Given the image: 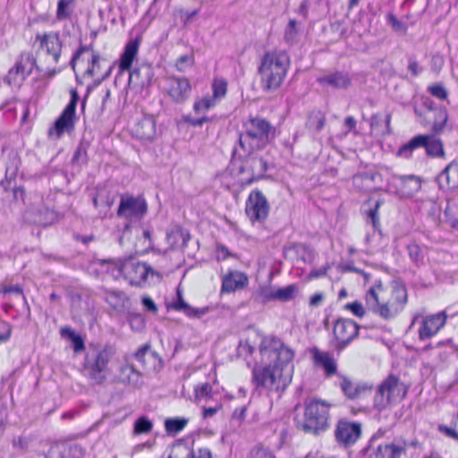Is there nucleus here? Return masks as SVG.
Here are the masks:
<instances>
[{"mask_svg":"<svg viewBox=\"0 0 458 458\" xmlns=\"http://www.w3.org/2000/svg\"><path fill=\"white\" fill-rule=\"evenodd\" d=\"M60 335L62 338L69 340L72 344V350L74 354H79L85 351V340L78 333H76L70 327H63L60 329Z\"/></svg>","mask_w":458,"mask_h":458,"instance_id":"33","label":"nucleus"},{"mask_svg":"<svg viewBox=\"0 0 458 458\" xmlns=\"http://www.w3.org/2000/svg\"><path fill=\"white\" fill-rule=\"evenodd\" d=\"M99 264L101 265L103 271L110 274L114 279L123 276L122 267L123 265V261L102 259L99 261Z\"/></svg>","mask_w":458,"mask_h":458,"instance_id":"41","label":"nucleus"},{"mask_svg":"<svg viewBox=\"0 0 458 458\" xmlns=\"http://www.w3.org/2000/svg\"><path fill=\"white\" fill-rule=\"evenodd\" d=\"M90 51L91 52V55L93 53H97L96 51H94L93 49V44H89V45H81L78 49L74 52L73 55H72V61H71V64L72 66V68L74 69V63L76 60H78L81 55H82L85 52H89Z\"/></svg>","mask_w":458,"mask_h":458,"instance_id":"54","label":"nucleus"},{"mask_svg":"<svg viewBox=\"0 0 458 458\" xmlns=\"http://www.w3.org/2000/svg\"><path fill=\"white\" fill-rule=\"evenodd\" d=\"M422 179L415 174H393L387 182L389 191L400 199H410L421 190Z\"/></svg>","mask_w":458,"mask_h":458,"instance_id":"15","label":"nucleus"},{"mask_svg":"<svg viewBox=\"0 0 458 458\" xmlns=\"http://www.w3.org/2000/svg\"><path fill=\"white\" fill-rule=\"evenodd\" d=\"M249 276L245 272L229 269L221 276L220 293L228 294L242 291L249 285Z\"/></svg>","mask_w":458,"mask_h":458,"instance_id":"24","label":"nucleus"},{"mask_svg":"<svg viewBox=\"0 0 458 458\" xmlns=\"http://www.w3.org/2000/svg\"><path fill=\"white\" fill-rule=\"evenodd\" d=\"M70 100L54 123L47 130L48 138L61 139L65 133L72 134L75 131L79 117L76 108L80 100L78 90L75 88L70 89Z\"/></svg>","mask_w":458,"mask_h":458,"instance_id":"9","label":"nucleus"},{"mask_svg":"<svg viewBox=\"0 0 458 458\" xmlns=\"http://www.w3.org/2000/svg\"><path fill=\"white\" fill-rule=\"evenodd\" d=\"M327 270H328V267H320V268L313 269L308 275V279L314 280V279L323 277V276H327Z\"/></svg>","mask_w":458,"mask_h":458,"instance_id":"60","label":"nucleus"},{"mask_svg":"<svg viewBox=\"0 0 458 458\" xmlns=\"http://www.w3.org/2000/svg\"><path fill=\"white\" fill-rule=\"evenodd\" d=\"M191 452V458H212V454L209 449L208 448H199L196 453Z\"/></svg>","mask_w":458,"mask_h":458,"instance_id":"64","label":"nucleus"},{"mask_svg":"<svg viewBox=\"0 0 458 458\" xmlns=\"http://www.w3.org/2000/svg\"><path fill=\"white\" fill-rule=\"evenodd\" d=\"M141 377V373L136 369L134 365L125 363L121 365L116 381L123 384H137Z\"/></svg>","mask_w":458,"mask_h":458,"instance_id":"34","label":"nucleus"},{"mask_svg":"<svg viewBox=\"0 0 458 458\" xmlns=\"http://www.w3.org/2000/svg\"><path fill=\"white\" fill-rule=\"evenodd\" d=\"M437 180L441 189L448 191L458 189V160L450 162L437 175Z\"/></svg>","mask_w":458,"mask_h":458,"instance_id":"28","label":"nucleus"},{"mask_svg":"<svg viewBox=\"0 0 458 458\" xmlns=\"http://www.w3.org/2000/svg\"><path fill=\"white\" fill-rule=\"evenodd\" d=\"M193 393L196 400L210 399L212 397L213 387L208 382L200 383L194 386Z\"/></svg>","mask_w":458,"mask_h":458,"instance_id":"43","label":"nucleus"},{"mask_svg":"<svg viewBox=\"0 0 458 458\" xmlns=\"http://www.w3.org/2000/svg\"><path fill=\"white\" fill-rule=\"evenodd\" d=\"M153 429V422L147 416L138 418L133 425L134 435H142L151 432Z\"/></svg>","mask_w":458,"mask_h":458,"instance_id":"42","label":"nucleus"},{"mask_svg":"<svg viewBox=\"0 0 458 458\" xmlns=\"http://www.w3.org/2000/svg\"><path fill=\"white\" fill-rule=\"evenodd\" d=\"M360 326L351 318H338L333 327V346L337 352H343L359 335Z\"/></svg>","mask_w":458,"mask_h":458,"instance_id":"13","label":"nucleus"},{"mask_svg":"<svg viewBox=\"0 0 458 458\" xmlns=\"http://www.w3.org/2000/svg\"><path fill=\"white\" fill-rule=\"evenodd\" d=\"M141 38L137 37L133 39H130L124 47L123 53L119 58L118 69L119 72H130L132 67V64L138 55Z\"/></svg>","mask_w":458,"mask_h":458,"instance_id":"27","label":"nucleus"},{"mask_svg":"<svg viewBox=\"0 0 458 458\" xmlns=\"http://www.w3.org/2000/svg\"><path fill=\"white\" fill-rule=\"evenodd\" d=\"M385 203L383 199L374 200L373 198L366 199L361 206L360 214L365 222L370 225L375 232L381 231L380 208Z\"/></svg>","mask_w":458,"mask_h":458,"instance_id":"25","label":"nucleus"},{"mask_svg":"<svg viewBox=\"0 0 458 458\" xmlns=\"http://www.w3.org/2000/svg\"><path fill=\"white\" fill-rule=\"evenodd\" d=\"M347 400H363L371 395L374 385L369 381H355L345 374L338 375V381L335 384Z\"/></svg>","mask_w":458,"mask_h":458,"instance_id":"19","label":"nucleus"},{"mask_svg":"<svg viewBox=\"0 0 458 458\" xmlns=\"http://www.w3.org/2000/svg\"><path fill=\"white\" fill-rule=\"evenodd\" d=\"M222 403H217L214 407H204L202 410V417L204 419L211 418L215 414H216L220 410H222Z\"/></svg>","mask_w":458,"mask_h":458,"instance_id":"58","label":"nucleus"},{"mask_svg":"<svg viewBox=\"0 0 458 458\" xmlns=\"http://www.w3.org/2000/svg\"><path fill=\"white\" fill-rule=\"evenodd\" d=\"M150 351V344H145L141 345L134 353L135 359L140 362L142 365H145V356Z\"/></svg>","mask_w":458,"mask_h":458,"instance_id":"55","label":"nucleus"},{"mask_svg":"<svg viewBox=\"0 0 458 458\" xmlns=\"http://www.w3.org/2000/svg\"><path fill=\"white\" fill-rule=\"evenodd\" d=\"M107 303L114 309L123 306L126 295L121 291H109L106 298Z\"/></svg>","mask_w":458,"mask_h":458,"instance_id":"44","label":"nucleus"},{"mask_svg":"<svg viewBox=\"0 0 458 458\" xmlns=\"http://www.w3.org/2000/svg\"><path fill=\"white\" fill-rule=\"evenodd\" d=\"M195 64V57L193 54L182 55L179 56L174 64L178 72H184L187 68L193 66Z\"/></svg>","mask_w":458,"mask_h":458,"instance_id":"47","label":"nucleus"},{"mask_svg":"<svg viewBox=\"0 0 458 458\" xmlns=\"http://www.w3.org/2000/svg\"><path fill=\"white\" fill-rule=\"evenodd\" d=\"M76 0H58L55 12L57 21L71 20L74 12Z\"/></svg>","mask_w":458,"mask_h":458,"instance_id":"38","label":"nucleus"},{"mask_svg":"<svg viewBox=\"0 0 458 458\" xmlns=\"http://www.w3.org/2000/svg\"><path fill=\"white\" fill-rule=\"evenodd\" d=\"M115 348L110 344H89L81 363L83 376L93 385H103L110 372Z\"/></svg>","mask_w":458,"mask_h":458,"instance_id":"5","label":"nucleus"},{"mask_svg":"<svg viewBox=\"0 0 458 458\" xmlns=\"http://www.w3.org/2000/svg\"><path fill=\"white\" fill-rule=\"evenodd\" d=\"M242 126L239 144L250 154L266 148L275 139V127L261 116H250Z\"/></svg>","mask_w":458,"mask_h":458,"instance_id":"7","label":"nucleus"},{"mask_svg":"<svg viewBox=\"0 0 458 458\" xmlns=\"http://www.w3.org/2000/svg\"><path fill=\"white\" fill-rule=\"evenodd\" d=\"M211 118L208 116H202L199 118L186 117L185 122L193 127H201L205 123L210 122Z\"/></svg>","mask_w":458,"mask_h":458,"instance_id":"57","label":"nucleus"},{"mask_svg":"<svg viewBox=\"0 0 458 458\" xmlns=\"http://www.w3.org/2000/svg\"><path fill=\"white\" fill-rule=\"evenodd\" d=\"M33 46L37 48L38 52H42L50 57L53 64L51 65L52 67H55L59 63L63 49V42L59 31L38 32L35 35Z\"/></svg>","mask_w":458,"mask_h":458,"instance_id":"12","label":"nucleus"},{"mask_svg":"<svg viewBox=\"0 0 458 458\" xmlns=\"http://www.w3.org/2000/svg\"><path fill=\"white\" fill-rule=\"evenodd\" d=\"M324 298H325V296H324L323 293H320V292L312 294L310 296V301H309L310 307H311V308L318 307L323 302Z\"/></svg>","mask_w":458,"mask_h":458,"instance_id":"61","label":"nucleus"},{"mask_svg":"<svg viewBox=\"0 0 458 458\" xmlns=\"http://www.w3.org/2000/svg\"><path fill=\"white\" fill-rule=\"evenodd\" d=\"M228 81L225 78L219 76L214 77L211 82L212 95L210 96L217 102L221 101L228 93Z\"/></svg>","mask_w":458,"mask_h":458,"instance_id":"37","label":"nucleus"},{"mask_svg":"<svg viewBox=\"0 0 458 458\" xmlns=\"http://www.w3.org/2000/svg\"><path fill=\"white\" fill-rule=\"evenodd\" d=\"M122 275L130 284L140 286L147 282L148 276H158V273L147 263L126 259L122 267Z\"/></svg>","mask_w":458,"mask_h":458,"instance_id":"21","label":"nucleus"},{"mask_svg":"<svg viewBox=\"0 0 458 458\" xmlns=\"http://www.w3.org/2000/svg\"><path fill=\"white\" fill-rule=\"evenodd\" d=\"M419 148H424L426 154L429 157H445L443 140L433 134H418L412 137L408 142L399 148L397 156L403 158H411L412 152Z\"/></svg>","mask_w":458,"mask_h":458,"instance_id":"10","label":"nucleus"},{"mask_svg":"<svg viewBox=\"0 0 458 458\" xmlns=\"http://www.w3.org/2000/svg\"><path fill=\"white\" fill-rule=\"evenodd\" d=\"M297 292L298 287L295 284H289L284 288H278L276 290H272L269 287H262L260 289V295L265 301H289L295 297Z\"/></svg>","mask_w":458,"mask_h":458,"instance_id":"29","label":"nucleus"},{"mask_svg":"<svg viewBox=\"0 0 458 458\" xmlns=\"http://www.w3.org/2000/svg\"><path fill=\"white\" fill-rule=\"evenodd\" d=\"M344 308L350 310L354 316L360 318H363L366 314L365 308L363 307L362 303L358 301L347 303Z\"/></svg>","mask_w":458,"mask_h":458,"instance_id":"52","label":"nucleus"},{"mask_svg":"<svg viewBox=\"0 0 458 458\" xmlns=\"http://www.w3.org/2000/svg\"><path fill=\"white\" fill-rule=\"evenodd\" d=\"M297 22L295 20L292 19L289 21L287 30L285 31V38L293 39L297 34Z\"/></svg>","mask_w":458,"mask_h":458,"instance_id":"59","label":"nucleus"},{"mask_svg":"<svg viewBox=\"0 0 458 458\" xmlns=\"http://www.w3.org/2000/svg\"><path fill=\"white\" fill-rule=\"evenodd\" d=\"M408 70L412 77H417L420 73V64L415 58L409 59Z\"/></svg>","mask_w":458,"mask_h":458,"instance_id":"63","label":"nucleus"},{"mask_svg":"<svg viewBox=\"0 0 458 458\" xmlns=\"http://www.w3.org/2000/svg\"><path fill=\"white\" fill-rule=\"evenodd\" d=\"M448 320L446 310H441L433 314L417 315L412 324L418 323V338L420 342L429 340L445 327Z\"/></svg>","mask_w":458,"mask_h":458,"instance_id":"11","label":"nucleus"},{"mask_svg":"<svg viewBox=\"0 0 458 458\" xmlns=\"http://www.w3.org/2000/svg\"><path fill=\"white\" fill-rule=\"evenodd\" d=\"M332 403L318 397L308 398L303 403V412L296 415L294 423L298 429L318 436L330 428Z\"/></svg>","mask_w":458,"mask_h":458,"instance_id":"6","label":"nucleus"},{"mask_svg":"<svg viewBox=\"0 0 458 458\" xmlns=\"http://www.w3.org/2000/svg\"><path fill=\"white\" fill-rule=\"evenodd\" d=\"M448 120V113L446 108L441 107L437 109V112L435 116L434 123H433V130L436 132L442 131L446 124V122Z\"/></svg>","mask_w":458,"mask_h":458,"instance_id":"46","label":"nucleus"},{"mask_svg":"<svg viewBox=\"0 0 458 458\" xmlns=\"http://www.w3.org/2000/svg\"><path fill=\"white\" fill-rule=\"evenodd\" d=\"M217 105V101L214 99L210 95L203 96L202 98H197L193 103V111L195 114H203L211 108H214Z\"/></svg>","mask_w":458,"mask_h":458,"instance_id":"40","label":"nucleus"},{"mask_svg":"<svg viewBox=\"0 0 458 458\" xmlns=\"http://www.w3.org/2000/svg\"><path fill=\"white\" fill-rule=\"evenodd\" d=\"M406 452L405 445L391 444H380L375 450L376 454H381L386 458H401Z\"/></svg>","mask_w":458,"mask_h":458,"instance_id":"36","label":"nucleus"},{"mask_svg":"<svg viewBox=\"0 0 458 458\" xmlns=\"http://www.w3.org/2000/svg\"><path fill=\"white\" fill-rule=\"evenodd\" d=\"M269 203L262 191L256 188L252 190L245 202V214L252 224H263L268 217Z\"/></svg>","mask_w":458,"mask_h":458,"instance_id":"17","label":"nucleus"},{"mask_svg":"<svg viewBox=\"0 0 458 458\" xmlns=\"http://www.w3.org/2000/svg\"><path fill=\"white\" fill-rule=\"evenodd\" d=\"M216 259L217 260H226L231 256L232 253L230 252L229 249L224 245V244H217L216 247Z\"/></svg>","mask_w":458,"mask_h":458,"instance_id":"56","label":"nucleus"},{"mask_svg":"<svg viewBox=\"0 0 458 458\" xmlns=\"http://www.w3.org/2000/svg\"><path fill=\"white\" fill-rule=\"evenodd\" d=\"M317 81L320 85H327L335 89H347L352 83V79L347 72H335L328 75L318 77Z\"/></svg>","mask_w":458,"mask_h":458,"instance_id":"32","label":"nucleus"},{"mask_svg":"<svg viewBox=\"0 0 458 458\" xmlns=\"http://www.w3.org/2000/svg\"><path fill=\"white\" fill-rule=\"evenodd\" d=\"M362 425L360 421H352L347 419L337 420L334 436L337 444L345 448L353 446L361 437Z\"/></svg>","mask_w":458,"mask_h":458,"instance_id":"20","label":"nucleus"},{"mask_svg":"<svg viewBox=\"0 0 458 458\" xmlns=\"http://www.w3.org/2000/svg\"><path fill=\"white\" fill-rule=\"evenodd\" d=\"M35 70L43 72L48 77H54L58 72L56 67L38 64L37 57L32 51L22 50L15 58L13 65L4 77V82L10 87L21 88Z\"/></svg>","mask_w":458,"mask_h":458,"instance_id":"8","label":"nucleus"},{"mask_svg":"<svg viewBox=\"0 0 458 458\" xmlns=\"http://www.w3.org/2000/svg\"><path fill=\"white\" fill-rule=\"evenodd\" d=\"M386 21H388V23L391 24V26L394 31L403 32V33L407 32V26L403 22L399 21L394 14L388 13L386 15Z\"/></svg>","mask_w":458,"mask_h":458,"instance_id":"53","label":"nucleus"},{"mask_svg":"<svg viewBox=\"0 0 458 458\" xmlns=\"http://www.w3.org/2000/svg\"><path fill=\"white\" fill-rule=\"evenodd\" d=\"M132 138L140 142H151L157 137V119L153 114H145L131 129Z\"/></svg>","mask_w":458,"mask_h":458,"instance_id":"23","label":"nucleus"},{"mask_svg":"<svg viewBox=\"0 0 458 458\" xmlns=\"http://www.w3.org/2000/svg\"><path fill=\"white\" fill-rule=\"evenodd\" d=\"M267 170L268 164L262 157L251 155L246 157L240 168V173L247 175L238 180V188L243 190L253 182L265 178Z\"/></svg>","mask_w":458,"mask_h":458,"instance_id":"14","label":"nucleus"},{"mask_svg":"<svg viewBox=\"0 0 458 458\" xmlns=\"http://www.w3.org/2000/svg\"><path fill=\"white\" fill-rule=\"evenodd\" d=\"M428 92L438 100L448 101V91L441 82L429 85Z\"/></svg>","mask_w":458,"mask_h":458,"instance_id":"45","label":"nucleus"},{"mask_svg":"<svg viewBox=\"0 0 458 458\" xmlns=\"http://www.w3.org/2000/svg\"><path fill=\"white\" fill-rule=\"evenodd\" d=\"M250 458H276L274 453L262 444L253 446L250 452Z\"/></svg>","mask_w":458,"mask_h":458,"instance_id":"48","label":"nucleus"},{"mask_svg":"<svg viewBox=\"0 0 458 458\" xmlns=\"http://www.w3.org/2000/svg\"><path fill=\"white\" fill-rule=\"evenodd\" d=\"M365 301L375 315L389 321L405 309L408 303V290L402 282L394 281L388 285H384L381 280H377L367 291Z\"/></svg>","mask_w":458,"mask_h":458,"instance_id":"2","label":"nucleus"},{"mask_svg":"<svg viewBox=\"0 0 458 458\" xmlns=\"http://www.w3.org/2000/svg\"><path fill=\"white\" fill-rule=\"evenodd\" d=\"M162 89L172 102L182 104L191 97L192 86L188 78L172 74L163 78Z\"/></svg>","mask_w":458,"mask_h":458,"instance_id":"16","label":"nucleus"},{"mask_svg":"<svg viewBox=\"0 0 458 458\" xmlns=\"http://www.w3.org/2000/svg\"><path fill=\"white\" fill-rule=\"evenodd\" d=\"M191 450L182 445H176L172 447L168 458H191Z\"/></svg>","mask_w":458,"mask_h":458,"instance_id":"51","label":"nucleus"},{"mask_svg":"<svg viewBox=\"0 0 458 458\" xmlns=\"http://www.w3.org/2000/svg\"><path fill=\"white\" fill-rule=\"evenodd\" d=\"M140 242H142V249L140 250L141 254L148 253L149 250L154 249V242L151 237V232L148 229L144 230L142 236L138 240Z\"/></svg>","mask_w":458,"mask_h":458,"instance_id":"50","label":"nucleus"},{"mask_svg":"<svg viewBox=\"0 0 458 458\" xmlns=\"http://www.w3.org/2000/svg\"><path fill=\"white\" fill-rule=\"evenodd\" d=\"M410 384L403 380L400 375L389 373L373 389L371 401L366 405L352 411V414L364 411L382 413L401 404L408 396Z\"/></svg>","mask_w":458,"mask_h":458,"instance_id":"3","label":"nucleus"},{"mask_svg":"<svg viewBox=\"0 0 458 458\" xmlns=\"http://www.w3.org/2000/svg\"><path fill=\"white\" fill-rule=\"evenodd\" d=\"M327 123L326 113L320 109L311 110L307 116L306 128L315 132L321 131Z\"/></svg>","mask_w":458,"mask_h":458,"instance_id":"35","label":"nucleus"},{"mask_svg":"<svg viewBox=\"0 0 458 458\" xmlns=\"http://www.w3.org/2000/svg\"><path fill=\"white\" fill-rule=\"evenodd\" d=\"M189 422L188 419L182 417L167 418L165 420V430L169 436H175L182 432Z\"/></svg>","mask_w":458,"mask_h":458,"instance_id":"39","label":"nucleus"},{"mask_svg":"<svg viewBox=\"0 0 458 458\" xmlns=\"http://www.w3.org/2000/svg\"><path fill=\"white\" fill-rule=\"evenodd\" d=\"M313 366L323 371L326 379H330L336 376L338 377V363L334 354L327 351L320 350L318 347H312L309 351Z\"/></svg>","mask_w":458,"mask_h":458,"instance_id":"22","label":"nucleus"},{"mask_svg":"<svg viewBox=\"0 0 458 458\" xmlns=\"http://www.w3.org/2000/svg\"><path fill=\"white\" fill-rule=\"evenodd\" d=\"M177 299L167 306L168 310H173L178 312H183L185 316L191 318H200L206 313V310H200L191 307L182 298V292L177 289Z\"/></svg>","mask_w":458,"mask_h":458,"instance_id":"31","label":"nucleus"},{"mask_svg":"<svg viewBox=\"0 0 458 458\" xmlns=\"http://www.w3.org/2000/svg\"><path fill=\"white\" fill-rule=\"evenodd\" d=\"M147 211L148 203L142 195L123 194L121 196L116 215L129 221L140 220Z\"/></svg>","mask_w":458,"mask_h":458,"instance_id":"18","label":"nucleus"},{"mask_svg":"<svg viewBox=\"0 0 458 458\" xmlns=\"http://www.w3.org/2000/svg\"><path fill=\"white\" fill-rule=\"evenodd\" d=\"M407 250L410 259L416 264L423 262L424 255L421 247L416 243L411 242L408 244Z\"/></svg>","mask_w":458,"mask_h":458,"instance_id":"49","label":"nucleus"},{"mask_svg":"<svg viewBox=\"0 0 458 458\" xmlns=\"http://www.w3.org/2000/svg\"><path fill=\"white\" fill-rule=\"evenodd\" d=\"M290 68V58L284 51H266L262 55L258 73L260 87L265 92L277 90L284 84Z\"/></svg>","mask_w":458,"mask_h":458,"instance_id":"4","label":"nucleus"},{"mask_svg":"<svg viewBox=\"0 0 458 458\" xmlns=\"http://www.w3.org/2000/svg\"><path fill=\"white\" fill-rule=\"evenodd\" d=\"M100 55L93 53L88 60H81V73L83 78L93 79L98 84L107 78L111 72V68L102 71L100 65Z\"/></svg>","mask_w":458,"mask_h":458,"instance_id":"26","label":"nucleus"},{"mask_svg":"<svg viewBox=\"0 0 458 458\" xmlns=\"http://www.w3.org/2000/svg\"><path fill=\"white\" fill-rule=\"evenodd\" d=\"M142 304L145 307L146 310L157 313V306L156 305L153 299L149 296H144L142 298Z\"/></svg>","mask_w":458,"mask_h":458,"instance_id":"62","label":"nucleus"},{"mask_svg":"<svg viewBox=\"0 0 458 458\" xmlns=\"http://www.w3.org/2000/svg\"><path fill=\"white\" fill-rule=\"evenodd\" d=\"M258 350L260 362L251 371L255 386L270 392L285 390L293 380L295 351L276 335H264Z\"/></svg>","mask_w":458,"mask_h":458,"instance_id":"1","label":"nucleus"},{"mask_svg":"<svg viewBox=\"0 0 458 458\" xmlns=\"http://www.w3.org/2000/svg\"><path fill=\"white\" fill-rule=\"evenodd\" d=\"M154 77V71L151 64L142 63L130 71L129 83L145 87L149 85Z\"/></svg>","mask_w":458,"mask_h":458,"instance_id":"30","label":"nucleus"}]
</instances>
